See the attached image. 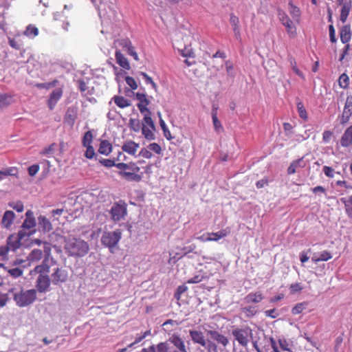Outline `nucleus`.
<instances>
[{"label":"nucleus","instance_id":"obj_36","mask_svg":"<svg viewBox=\"0 0 352 352\" xmlns=\"http://www.w3.org/2000/svg\"><path fill=\"white\" fill-rule=\"evenodd\" d=\"M288 61L289 63V65H290V67L292 68V69L293 70V72L297 75L300 78H301L302 79H305V75L303 74V73L297 67V63H296V61L295 60V58L294 57H292V56H289L288 57Z\"/></svg>","mask_w":352,"mask_h":352},{"label":"nucleus","instance_id":"obj_52","mask_svg":"<svg viewBox=\"0 0 352 352\" xmlns=\"http://www.w3.org/2000/svg\"><path fill=\"white\" fill-rule=\"evenodd\" d=\"M116 43L124 51H126L132 45L131 41L128 38L118 39L116 41Z\"/></svg>","mask_w":352,"mask_h":352},{"label":"nucleus","instance_id":"obj_49","mask_svg":"<svg viewBox=\"0 0 352 352\" xmlns=\"http://www.w3.org/2000/svg\"><path fill=\"white\" fill-rule=\"evenodd\" d=\"M242 312L245 314L247 317H253L257 313L256 307L254 306L245 307L242 309Z\"/></svg>","mask_w":352,"mask_h":352},{"label":"nucleus","instance_id":"obj_64","mask_svg":"<svg viewBox=\"0 0 352 352\" xmlns=\"http://www.w3.org/2000/svg\"><path fill=\"white\" fill-rule=\"evenodd\" d=\"M125 80L126 84L131 88V89L135 90L138 88L137 82L131 76H126L125 78Z\"/></svg>","mask_w":352,"mask_h":352},{"label":"nucleus","instance_id":"obj_19","mask_svg":"<svg viewBox=\"0 0 352 352\" xmlns=\"http://www.w3.org/2000/svg\"><path fill=\"white\" fill-rule=\"evenodd\" d=\"M340 144L342 147H349L352 145V125L344 131L340 139Z\"/></svg>","mask_w":352,"mask_h":352},{"label":"nucleus","instance_id":"obj_9","mask_svg":"<svg viewBox=\"0 0 352 352\" xmlns=\"http://www.w3.org/2000/svg\"><path fill=\"white\" fill-rule=\"evenodd\" d=\"M38 274V276L36 281V287L38 292L44 293L50 290V284L52 283L51 278L47 273H41L30 271V274Z\"/></svg>","mask_w":352,"mask_h":352},{"label":"nucleus","instance_id":"obj_6","mask_svg":"<svg viewBox=\"0 0 352 352\" xmlns=\"http://www.w3.org/2000/svg\"><path fill=\"white\" fill-rule=\"evenodd\" d=\"M36 298V292L32 289L26 291H21L15 293L14 300L19 307H23L28 306L34 302Z\"/></svg>","mask_w":352,"mask_h":352},{"label":"nucleus","instance_id":"obj_58","mask_svg":"<svg viewBox=\"0 0 352 352\" xmlns=\"http://www.w3.org/2000/svg\"><path fill=\"white\" fill-rule=\"evenodd\" d=\"M350 12V8L344 5L342 7L341 12H340V21L343 23H344L349 16Z\"/></svg>","mask_w":352,"mask_h":352},{"label":"nucleus","instance_id":"obj_21","mask_svg":"<svg viewBox=\"0 0 352 352\" xmlns=\"http://www.w3.org/2000/svg\"><path fill=\"white\" fill-rule=\"evenodd\" d=\"M151 332L150 331H145L142 335L138 336L136 337L135 340L129 344L126 347L123 349H118L116 352H129L131 351L132 349H134L135 347V345L138 343H140L144 338L146 337V336L150 335Z\"/></svg>","mask_w":352,"mask_h":352},{"label":"nucleus","instance_id":"obj_38","mask_svg":"<svg viewBox=\"0 0 352 352\" xmlns=\"http://www.w3.org/2000/svg\"><path fill=\"white\" fill-rule=\"evenodd\" d=\"M144 114L143 122L142 126L150 127L152 130H155L154 122L151 118V112H145Z\"/></svg>","mask_w":352,"mask_h":352},{"label":"nucleus","instance_id":"obj_27","mask_svg":"<svg viewBox=\"0 0 352 352\" xmlns=\"http://www.w3.org/2000/svg\"><path fill=\"white\" fill-rule=\"evenodd\" d=\"M340 35L342 43L344 44H348V42L351 40V31L350 26H343L340 30Z\"/></svg>","mask_w":352,"mask_h":352},{"label":"nucleus","instance_id":"obj_29","mask_svg":"<svg viewBox=\"0 0 352 352\" xmlns=\"http://www.w3.org/2000/svg\"><path fill=\"white\" fill-rule=\"evenodd\" d=\"M263 299V296L261 292L250 293L244 298L247 303H258Z\"/></svg>","mask_w":352,"mask_h":352},{"label":"nucleus","instance_id":"obj_53","mask_svg":"<svg viewBox=\"0 0 352 352\" xmlns=\"http://www.w3.org/2000/svg\"><path fill=\"white\" fill-rule=\"evenodd\" d=\"M160 125L163 131V133H164V136L166 137V139L168 140H171L172 139V136L170 135V131L168 130L165 122L164 121V120L162 118H160Z\"/></svg>","mask_w":352,"mask_h":352},{"label":"nucleus","instance_id":"obj_33","mask_svg":"<svg viewBox=\"0 0 352 352\" xmlns=\"http://www.w3.org/2000/svg\"><path fill=\"white\" fill-rule=\"evenodd\" d=\"M44 258L43 251L39 249H34L31 251L28 256V260L30 262H38Z\"/></svg>","mask_w":352,"mask_h":352},{"label":"nucleus","instance_id":"obj_54","mask_svg":"<svg viewBox=\"0 0 352 352\" xmlns=\"http://www.w3.org/2000/svg\"><path fill=\"white\" fill-rule=\"evenodd\" d=\"M8 206L10 208H13L14 210H15L18 212H21L24 210L23 204L20 201H16V202H14V201L9 202Z\"/></svg>","mask_w":352,"mask_h":352},{"label":"nucleus","instance_id":"obj_1","mask_svg":"<svg viewBox=\"0 0 352 352\" xmlns=\"http://www.w3.org/2000/svg\"><path fill=\"white\" fill-rule=\"evenodd\" d=\"M116 167L120 169L118 175L123 179L136 182H139L142 180V175L138 174L140 168L135 163H118Z\"/></svg>","mask_w":352,"mask_h":352},{"label":"nucleus","instance_id":"obj_47","mask_svg":"<svg viewBox=\"0 0 352 352\" xmlns=\"http://www.w3.org/2000/svg\"><path fill=\"white\" fill-rule=\"evenodd\" d=\"M179 324V323L176 320H167L162 324L164 329L166 331H172L173 327H175Z\"/></svg>","mask_w":352,"mask_h":352},{"label":"nucleus","instance_id":"obj_5","mask_svg":"<svg viewBox=\"0 0 352 352\" xmlns=\"http://www.w3.org/2000/svg\"><path fill=\"white\" fill-rule=\"evenodd\" d=\"M122 237V232L116 230L112 232H104L101 236L102 244L107 247L111 252L118 245Z\"/></svg>","mask_w":352,"mask_h":352},{"label":"nucleus","instance_id":"obj_10","mask_svg":"<svg viewBox=\"0 0 352 352\" xmlns=\"http://www.w3.org/2000/svg\"><path fill=\"white\" fill-rule=\"evenodd\" d=\"M140 352H179L168 342H162L157 344H152L151 346L144 348Z\"/></svg>","mask_w":352,"mask_h":352},{"label":"nucleus","instance_id":"obj_23","mask_svg":"<svg viewBox=\"0 0 352 352\" xmlns=\"http://www.w3.org/2000/svg\"><path fill=\"white\" fill-rule=\"evenodd\" d=\"M305 166V163L303 158L298 159L290 164L287 168V173L289 175L294 174L298 168H302Z\"/></svg>","mask_w":352,"mask_h":352},{"label":"nucleus","instance_id":"obj_24","mask_svg":"<svg viewBox=\"0 0 352 352\" xmlns=\"http://www.w3.org/2000/svg\"><path fill=\"white\" fill-rule=\"evenodd\" d=\"M115 56L116 62L120 67L127 70L130 69V65L127 58L124 57L119 50L116 51Z\"/></svg>","mask_w":352,"mask_h":352},{"label":"nucleus","instance_id":"obj_61","mask_svg":"<svg viewBox=\"0 0 352 352\" xmlns=\"http://www.w3.org/2000/svg\"><path fill=\"white\" fill-rule=\"evenodd\" d=\"M208 352H218L217 345L211 340H206V346H204Z\"/></svg>","mask_w":352,"mask_h":352},{"label":"nucleus","instance_id":"obj_14","mask_svg":"<svg viewBox=\"0 0 352 352\" xmlns=\"http://www.w3.org/2000/svg\"><path fill=\"white\" fill-rule=\"evenodd\" d=\"M136 99L139 101L137 104V107L141 113L145 112H149L150 110L148 109V105L150 104V100L147 98V96L145 93L138 92L135 94Z\"/></svg>","mask_w":352,"mask_h":352},{"label":"nucleus","instance_id":"obj_39","mask_svg":"<svg viewBox=\"0 0 352 352\" xmlns=\"http://www.w3.org/2000/svg\"><path fill=\"white\" fill-rule=\"evenodd\" d=\"M288 6H289V12L290 13V14L292 16V17L298 21L300 16V9L296 6L292 1H289V3H288Z\"/></svg>","mask_w":352,"mask_h":352},{"label":"nucleus","instance_id":"obj_34","mask_svg":"<svg viewBox=\"0 0 352 352\" xmlns=\"http://www.w3.org/2000/svg\"><path fill=\"white\" fill-rule=\"evenodd\" d=\"M112 151V146L108 140H102L98 152L104 155H109Z\"/></svg>","mask_w":352,"mask_h":352},{"label":"nucleus","instance_id":"obj_13","mask_svg":"<svg viewBox=\"0 0 352 352\" xmlns=\"http://www.w3.org/2000/svg\"><path fill=\"white\" fill-rule=\"evenodd\" d=\"M166 342L179 352H188L184 341L178 335H172Z\"/></svg>","mask_w":352,"mask_h":352},{"label":"nucleus","instance_id":"obj_12","mask_svg":"<svg viewBox=\"0 0 352 352\" xmlns=\"http://www.w3.org/2000/svg\"><path fill=\"white\" fill-rule=\"evenodd\" d=\"M352 115V96L346 97L342 113L340 116V124L347 123Z\"/></svg>","mask_w":352,"mask_h":352},{"label":"nucleus","instance_id":"obj_42","mask_svg":"<svg viewBox=\"0 0 352 352\" xmlns=\"http://www.w3.org/2000/svg\"><path fill=\"white\" fill-rule=\"evenodd\" d=\"M24 34L30 38H34L38 34V30L36 27L29 25L27 26Z\"/></svg>","mask_w":352,"mask_h":352},{"label":"nucleus","instance_id":"obj_18","mask_svg":"<svg viewBox=\"0 0 352 352\" xmlns=\"http://www.w3.org/2000/svg\"><path fill=\"white\" fill-rule=\"evenodd\" d=\"M39 230L43 232H49L53 227L51 221L44 215H40L37 218Z\"/></svg>","mask_w":352,"mask_h":352},{"label":"nucleus","instance_id":"obj_48","mask_svg":"<svg viewBox=\"0 0 352 352\" xmlns=\"http://www.w3.org/2000/svg\"><path fill=\"white\" fill-rule=\"evenodd\" d=\"M25 230V229L21 230L18 232V233L15 234L21 242L25 237H28L36 232V230H31L29 231V232H27Z\"/></svg>","mask_w":352,"mask_h":352},{"label":"nucleus","instance_id":"obj_31","mask_svg":"<svg viewBox=\"0 0 352 352\" xmlns=\"http://www.w3.org/2000/svg\"><path fill=\"white\" fill-rule=\"evenodd\" d=\"M111 100L120 108L124 109L131 105V102L128 99L120 96H114Z\"/></svg>","mask_w":352,"mask_h":352},{"label":"nucleus","instance_id":"obj_60","mask_svg":"<svg viewBox=\"0 0 352 352\" xmlns=\"http://www.w3.org/2000/svg\"><path fill=\"white\" fill-rule=\"evenodd\" d=\"M279 346L282 350L288 352H293L289 343L284 338L278 340Z\"/></svg>","mask_w":352,"mask_h":352},{"label":"nucleus","instance_id":"obj_44","mask_svg":"<svg viewBox=\"0 0 352 352\" xmlns=\"http://www.w3.org/2000/svg\"><path fill=\"white\" fill-rule=\"evenodd\" d=\"M154 131L155 130H152V129L150 127H146V126L142 127V134L144 135V138L148 140H155V134L153 133Z\"/></svg>","mask_w":352,"mask_h":352},{"label":"nucleus","instance_id":"obj_25","mask_svg":"<svg viewBox=\"0 0 352 352\" xmlns=\"http://www.w3.org/2000/svg\"><path fill=\"white\" fill-rule=\"evenodd\" d=\"M19 173L18 168L14 166L3 168L0 170V181L5 179L8 176L17 177Z\"/></svg>","mask_w":352,"mask_h":352},{"label":"nucleus","instance_id":"obj_63","mask_svg":"<svg viewBox=\"0 0 352 352\" xmlns=\"http://www.w3.org/2000/svg\"><path fill=\"white\" fill-rule=\"evenodd\" d=\"M181 55L184 57H193L195 53L192 48L186 47L184 50H181Z\"/></svg>","mask_w":352,"mask_h":352},{"label":"nucleus","instance_id":"obj_57","mask_svg":"<svg viewBox=\"0 0 352 352\" xmlns=\"http://www.w3.org/2000/svg\"><path fill=\"white\" fill-rule=\"evenodd\" d=\"M140 75L141 76H142V78L144 80L146 84H147V85L150 84L152 86V87L155 91H157V87L156 83L152 80V78L147 74H146L145 72H140Z\"/></svg>","mask_w":352,"mask_h":352},{"label":"nucleus","instance_id":"obj_56","mask_svg":"<svg viewBox=\"0 0 352 352\" xmlns=\"http://www.w3.org/2000/svg\"><path fill=\"white\" fill-rule=\"evenodd\" d=\"M322 171L325 176L329 178H333L334 177L335 173L340 174V172H336L333 168L328 166H324L322 168Z\"/></svg>","mask_w":352,"mask_h":352},{"label":"nucleus","instance_id":"obj_26","mask_svg":"<svg viewBox=\"0 0 352 352\" xmlns=\"http://www.w3.org/2000/svg\"><path fill=\"white\" fill-rule=\"evenodd\" d=\"M138 148L139 144L133 141H128L125 142L122 146V149L123 151L132 155H134L135 154Z\"/></svg>","mask_w":352,"mask_h":352},{"label":"nucleus","instance_id":"obj_28","mask_svg":"<svg viewBox=\"0 0 352 352\" xmlns=\"http://www.w3.org/2000/svg\"><path fill=\"white\" fill-rule=\"evenodd\" d=\"M230 232V229L227 228L217 232H208L209 236L210 237V241H218L219 239L228 235Z\"/></svg>","mask_w":352,"mask_h":352},{"label":"nucleus","instance_id":"obj_59","mask_svg":"<svg viewBox=\"0 0 352 352\" xmlns=\"http://www.w3.org/2000/svg\"><path fill=\"white\" fill-rule=\"evenodd\" d=\"M297 109H298V112L299 116L302 119L306 120L307 119L308 116H307V111L305 109L304 105L302 104V102H298L297 104Z\"/></svg>","mask_w":352,"mask_h":352},{"label":"nucleus","instance_id":"obj_16","mask_svg":"<svg viewBox=\"0 0 352 352\" xmlns=\"http://www.w3.org/2000/svg\"><path fill=\"white\" fill-rule=\"evenodd\" d=\"M63 96V90L60 88L55 89L50 95L47 100V106L50 110H53L58 100Z\"/></svg>","mask_w":352,"mask_h":352},{"label":"nucleus","instance_id":"obj_8","mask_svg":"<svg viewBox=\"0 0 352 352\" xmlns=\"http://www.w3.org/2000/svg\"><path fill=\"white\" fill-rule=\"evenodd\" d=\"M55 266L50 275L52 283L54 285H60L68 280V272L60 267L57 263L53 265Z\"/></svg>","mask_w":352,"mask_h":352},{"label":"nucleus","instance_id":"obj_3","mask_svg":"<svg viewBox=\"0 0 352 352\" xmlns=\"http://www.w3.org/2000/svg\"><path fill=\"white\" fill-rule=\"evenodd\" d=\"M52 244L50 243L44 241L43 242V253H44V258L41 263V264L36 265L33 272H41V273H49L50 268L53 266V265L56 264V261L52 256L51 250H52Z\"/></svg>","mask_w":352,"mask_h":352},{"label":"nucleus","instance_id":"obj_46","mask_svg":"<svg viewBox=\"0 0 352 352\" xmlns=\"http://www.w3.org/2000/svg\"><path fill=\"white\" fill-rule=\"evenodd\" d=\"M338 84L340 87L343 89H346L349 85V76L345 74H342L338 79Z\"/></svg>","mask_w":352,"mask_h":352},{"label":"nucleus","instance_id":"obj_55","mask_svg":"<svg viewBox=\"0 0 352 352\" xmlns=\"http://www.w3.org/2000/svg\"><path fill=\"white\" fill-rule=\"evenodd\" d=\"M212 120L215 131L218 133H221L223 131V128L217 116H212Z\"/></svg>","mask_w":352,"mask_h":352},{"label":"nucleus","instance_id":"obj_7","mask_svg":"<svg viewBox=\"0 0 352 352\" xmlns=\"http://www.w3.org/2000/svg\"><path fill=\"white\" fill-rule=\"evenodd\" d=\"M109 212L113 221H120L124 219L127 214V205L124 201L120 200L113 204Z\"/></svg>","mask_w":352,"mask_h":352},{"label":"nucleus","instance_id":"obj_30","mask_svg":"<svg viewBox=\"0 0 352 352\" xmlns=\"http://www.w3.org/2000/svg\"><path fill=\"white\" fill-rule=\"evenodd\" d=\"M332 258L331 252L323 251L318 254H314L311 259L314 262L327 261Z\"/></svg>","mask_w":352,"mask_h":352},{"label":"nucleus","instance_id":"obj_45","mask_svg":"<svg viewBox=\"0 0 352 352\" xmlns=\"http://www.w3.org/2000/svg\"><path fill=\"white\" fill-rule=\"evenodd\" d=\"M36 226V221L35 219H25L21 225V228L27 230H34V228Z\"/></svg>","mask_w":352,"mask_h":352},{"label":"nucleus","instance_id":"obj_17","mask_svg":"<svg viewBox=\"0 0 352 352\" xmlns=\"http://www.w3.org/2000/svg\"><path fill=\"white\" fill-rule=\"evenodd\" d=\"M189 335L193 343L200 344L201 346H206V340L203 332L197 330H190Z\"/></svg>","mask_w":352,"mask_h":352},{"label":"nucleus","instance_id":"obj_11","mask_svg":"<svg viewBox=\"0 0 352 352\" xmlns=\"http://www.w3.org/2000/svg\"><path fill=\"white\" fill-rule=\"evenodd\" d=\"M279 19L283 25L287 29V32L289 36L294 38L296 36V28L294 25L292 21L285 14H279Z\"/></svg>","mask_w":352,"mask_h":352},{"label":"nucleus","instance_id":"obj_22","mask_svg":"<svg viewBox=\"0 0 352 352\" xmlns=\"http://www.w3.org/2000/svg\"><path fill=\"white\" fill-rule=\"evenodd\" d=\"M6 244L12 252H14L20 248L21 242L15 234H12L8 237Z\"/></svg>","mask_w":352,"mask_h":352},{"label":"nucleus","instance_id":"obj_15","mask_svg":"<svg viewBox=\"0 0 352 352\" xmlns=\"http://www.w3.org/2000/svg\"><path fill=\"white\" fill-rule=\"evenodd\" d=\"M207 335L210 337V338L216 341L217 344L222 345L223 346H226L228 343V339L224 335L220 333L219 331L215 330H208L206 331Z\"/></svg>","mask_w":352,"mask_h":352},{"label":"nucleus","instance_id":"obj_2","mask_svg":"<svg viewBox=\"0 0 352 352\" xmlns=\"http://www.w3.org/2000/svg\"><path fill=\"white\" fill-rule=\"evenodd\" d=\"M65 248L69 256L79 257L86 255L89 250L88 243L79 238H72L67 240Z\"/></svg>","mask_w":352,"mask_h":352},{"label":"nucleus","instance_id":"obj_20","mask_svg":"<svg viewBox=\"0 0 352 352\" xmlns=\"http://www.w3.org/2000/svg\"><path fill=\"white\" fill-rule=\"evenodd\" d=\"M15 219V214L12 210H6L1 219V225L8 229L11 227Z\"/></svg>","mask_w":352,"mask_h":352},{"label":"nucleus","instance_id":"obj_62","mask_svg":"<svg viewBox=\"0 0 352 352\" xmlns=\"http://www.w3.org/2000/svg\"><path fill=\"white\" fill-rule=\"evenodd\" d=\"M86 151L85 153V156L88 159H92L96 156V153L94 151V147L91 146H86Z\"/></svg>","mask_w":352,"mask_h":352},{"label":"nucleus","instance_id":"obj_43","mask_svg":"<svg viewBox=\"0 0 352 352\" xmlns=\"http://www.w3.org/2000/svg\"><path fill=\"white\" fill-rule=\"evenodd\" d=\"M308 303L307 302H302L296 304L292 309V314L297 315L303 311L307 307Z\"/></svg>","mask_w":352,"mask_h":352},{"label":"nucleus","instance_id":"obj_41","mask_svg":"<svg viewBox=\"0 0 352 352\" xmlns=\"http://www.w3.org/2000/svg\"><path fill=\"white\" fill-rule=\"evenodd\" d=\"M129 128L135 131L139 132L142 129L140 121L137 118H130L129 121Z\"/></svg>","mask_w":352,"mask_h":352},{"label":"nucleus","instance_id":"obj_37","mask_svg":"<svg viewBox=\"0 0 352 352\" xmlns=\"http://www.w3.org/2000/svg\"><path fill=\"white\" fill-rule=\"evenodd\" d=\"M12 102V98L8 94H0V111L8 107Z\"/></svg>","mask_w":352,"mask_h":352},{"label":"nucleus","instance_id":"obj_32","mask_svg":"<svg viewBox=\"0 0 352 352\" xmlns=\"http://www.w3.org/2000/svg\"><path fill=\"white\" fill-rule=\"evenodd\" d=\"M340 201L344 205L346 214L352 219V195L348 197L341 198Z\"/></svg>","mask_w":352,"mask_h":352},{"label":"nucleus","instance_id":"obj_4","mask_svg":"<svg viewBox=\"0 0 352 352\" xmlns=\"http://www.w3.org/2000/svg\"><path fill=\"white\" fill-rule=\"evenodd\" d=\"M232 335L238 343L246 347L248 343L253 340V333L250 327L236 328L232 330Z\"/></svg>","mask_w":352,"mask_h":352},{"label":"nucleus","instance_id":"obj_50","mask_svg":"<svg viewBox=\"0 0 352 352\" xmlns=\"http://www.w3.org/2000/svg\"><path fill=\"white\" fill-rule=\"evenodd\" d=\"M225 67L228 76L234 78L236 75L232 63L230 60L225 62Z\"/></svg>","mask_w":352,"mask_h":352},{"label":"nucleus","instance_id":"obj_40","mask_svg":"<svg viewBox=\"0 0 352 352\" xmlns=\"http://www.w3.org/2000/svg\"><path fill=\"white\" fill-rule=\"evenodd\" d=\"M56 144L55 143L51 144L47 147L43 148L40 153V155L46 156L47 157H53L55 150H56Z\"/></svg>","mask_w":352,"mask_h":352},{"label":"nucleus","instance_id":"obj_35","mask_svg":"<svg viewBox=\"0 0 352 352\" xmlns=\"http://www.w3.org/2000/svg\"><path fill=\"white\" fill-rule=\"evenodd\" d=\"M77 116V111L74 107H69L65 116V120L70 124H73Z\"/></svg>","mask_w":352,"mask_h":352},{"label":"nucleus","instance_id":"obj_51","mask_svg":"<svg viewBox=\"0 0 352 352\" xmlns=\"http://www.w3.org/2000/svg\"><path fill=\"white\" fill-rule=\"evenodd\" d=\"M92 140H93V135H92L91 131H87L85 133V135L82 138V140L83 146H91Z\"/></svg>","mask_w":352,"mask_h":352}]
</instances>
